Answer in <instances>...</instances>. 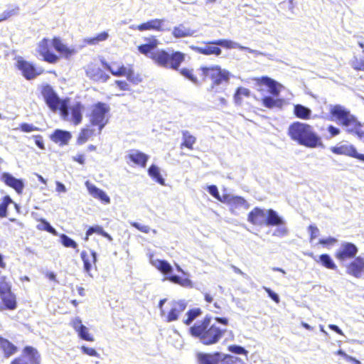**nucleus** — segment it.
<instances>
[{"label": "nucleus", "instance_id": "cd10ccee", "mask_svg": "<svg viewBox=\"0 0 364 364\" xmlns=\"http://www.w3.org/2000/svg\"><path fill=\"white\" fill-rule=\"evenodd\" d=\"M196 31L186 27L184 23H180L174 26L171 31V35L175 38H182L193 36Z\"/></svg>", "mask_w": 364, "mask_h": 364}, {"label": "nucleus", "instance_id": "052dcab7", "mask_svg": "<svg viewBox=\"0 0 364 364\" xmlns=\"http://www.w3.org/2000/svg\"><path fill=\"white\" fill-rule=\"evenodd\" d=\"M208 191L209 192V193L213 196L214 198H215L216 199L220 200L221 199L220 198V194H219V192H218V188L215 185H211V186H209L208 187Z\"/></svg>", "mask_w": 364, "mask_h": 364}, {"label": "nucleus", "instance_id": "680f3d73", "mask_svg": "<svg viewBox=\"0 0 364 364\" xmlns=\"http://www.w3.org/2000/svg\"><path fill=\"white\" fill-rule=\"evenodd\" d=\"M36 145L41 149H45V145L43 143V139L41 135L33 136Z\"/></svg>", "mask_w": 364, "mask_h": 364}, {"label": "nucleus", "instance_id": "2eb2a0df", "mask_svg": "<svg viewBox=\"0 0 364 364\" xmlns=\"http://www.w3.org/2000/svg\"><path fill=\"white\" fill-rule=\"evenodd\" d=\"M16 67L28 80L35 79L43 73V70L35 67L32 63L23 59L21 57L17 59Z\"/></svg>", "mask_w": 364, "mask_h": 364}, {"label": "nucleus", "instance_id": "e2e57ef3", "mask_svg": "<svg viewBox=\"0 0 364 364\" xmlns=\"http://www.w3.org/2000/svg\"><path fill=\"white\" fill-rule=\"evenodd\" d=\"M73 161L80 165H84L85 163V155L84 154H77L73 157Z\"/></svg>", "mask_w": 364, "mask_h": 364}, {"label": "nucleus", "instance_id": "a19ab883", "mask_svg": "<svg viewBox=\"0 0 364 364\" xmlns=\"http://www.w3.org/2000/svg\"><path fill=\"white\" fill-rule=\"evenodd\" d=\"M250 95V91L245 87H238L234 94V102L236 105H240L242 103L243 97H248Z\"/></svg>", "mask_w": 364, "mask_h": 364}, {"label": "nucleus", "instance_id": "20e7f679", "mask_svg": "<svg viewBox=\"0 0 364 364\" xmlns=\"http://www.w3.org/2000/svg\"><path fill=\"white\" fill-rule=\"evenodd\" d=\"M38 52L44 61L55 64L60 58L70 60L76 55L77 50L68 46L60 37L54 36L51 40L43 38L38 44Z\"/></svg>", "mask_w": 364, "mask_h": 364}, {"label": "nucleus", "instance_id": "09e8293b", "mask_svg": "<svg viewBox=\"0 0 364 364\" xmlns=\"http://www.w3.org/2000/svg\"><path fill=\"white\" fill-rule=\"evenodd\" d=\"M18 129H19L22 132L29 133L34 131H40V129L32 124L28 123H21L19 124Z\"/></svg>", "mask_w": 364, "mask_h": 364}, {"label": "nucleus", "instance_id": "c03bdc74", "mask_svg": "<svg viewBox=\"0 0 364 364\" xmlns=\"http://www.w3.org/2000/svg\"><path fill=\"white\" fill-rule=\"evenodd\" d=\"M350 66L356 71L364 72V57H353L350 62Z\"/></svg>", "mask_w": 364, "mask_h": 364}, {"label": "nucleus", "instance_id": "6e6d98bb", "mask_svg": "<svg viewBox=\"0 0 364 364\" xmlns=\"http://www.w3.org/2000/svg\"><path fill=\"white\" fill-rule=\"evenodd\" d=\"M80 350L84 354H86L87 355L99 357V354L97 353V352L95 350V349H94L92 348H89V347L82 346L80 347Z\"/></svg>", "mask_w": 364, "mask_h": 364}, {"label": "nucleus", "instance_id": "c85d7f7f", "mask_svg": "<svg viewBox=\"0 0 364 364\" xmlns=\"http://www.w3.org/2000/svg\"><path fill=\"white\" fill-rule=\"evenodd\" d=\"M0 350L5 358H9L18 352V348L2 336H0Z\"/></svg>", "mask_w": 364, "mask_h": 364}, {"label": "nucleus", "instance_id": "0e129e2a", "mask_svg": "<svg viewBox=\"0 0 364 364\" xmlns=\"http://www.w3.org/2000/svg\"><path fill=\"white\" fill-rule=\"evenodd\" d=\"M328 328L330 329L333 330V331H335L336 333H338L339 335H341V336L343 335V333L341 331V329H340L339 327L335 324L328 325Z\"/></svg>", "mask_w": 364, "mask_h": 364}, {"label": "nucleus", "instance_id": "774afa93", "mask_svg": "<svg viewBox=\"0 0 364 364\" xmlns=\"http://www.w3.org/2000/svg\"><path fill=\"white\" fill-rule=\"evenodd\" d=\"M204 299L207 303H212L213 297L210 293L206 292L204 294Z\"/></svg>", "mask_w": 364, "mask_h": 364}, {"label": "nucleus", "instance_id": "1a4fd4ad", "mask_svg": "<svg viewBox=\"0 0 364 364\" xmlns=\"http://www.w3.org/2000/svg\"><path fill=\"white\" fill-rule=\"evenodd\" d=\"M110 107L108 104L98 102L92 105L88 114L91 125L98 127L99 133L109 122Z\"/></svg>", "mask_w": 364, "mask_h": 364}, {"label": "nucleus", "instance_id": "f8f14e48", "mask_svg": "<svg viewBox=\"0 0 364 364\" xmlns=\"http://www.w3.org/2000/svg\"><path fill=\"white\" fill-rule=\"evenodd\" d=\"M104 65L105 68L112 73V75L116 77L124 76L129 82L134 85H137L142 80L140 75L135 73L132 65H130L129 68H126L124 65H122L119 66L117 69H114L107 63H105Z\"/></svg>", "mask_w": 364, "mask_h": 364}, {"label": "nucleus", "instance_id": "2f4dec72", "mask_svg": "<svg viewBox=\"0 0 364 364\" xmlns=\"http://www.w3.org/2000/svg\"><path fill=\"white\" fill-rule=\"evenodd\" d=\"M109 38V33L107 31H102L95 36L85 38L83 43L85 46H97L100 42L105 41Z\"/></svg>", "mask_w": 364, "mask_h": 364}, {"label": "nucleus", "instance_id": "0eeeda50", "mask_svg": "<svg viewBox=\"0 0 364 364\" xmlns=\"http://www.w3.org/2000/svg\"><path fill=\"white\" fill-rule=\"evenodd\" d=\"M198 72L199 77L196 76L197 82L193 83L198 85L210 81V90H213L223 83H228L230 78V72L218 65L200 66Z\"/></svg>", "mask_w": 364, "mask_h": 364}, {"label": "nucleus", "instance_id": "b1692460", "mask_svg": "<svg viewBox=\"0 0 364 364\" xmlns=\"http://www.w3.org/2000/svg\"><path fill=\"white\" fill-rule=\"evenodd\" d=\"M254 81L258 86L266 85L269 87V92L274 96L277 97L280 93L282 85L273 79L267 76H262L254 78Z\"/></svg>", "mask_w": 364, "mask_h": 364}, {"label": "nucleus", "instance_id": "e433bc0d", "mask_svg": "<svg viewBox=\"0 0 364 364\" xmlns=\"http://www.w3.org/2000/svg\"><path fill=\"white\" fill-rule=\"evenodd\" d=\"M14 203L17 208V204L13 201L9 196H5L2 198L0 203V218H4L7 217L8 215V207L10 204Z\"/></svg>", "mask_w": 364, "mask_h": 364}, {"label": "nucleus", "instance_id": "5701e85b", "mask_svg": "<svg viewBox=\"0 0 364 364\" xmlns=\"http://www.w3.org/2000/svg\"><path fill=\"white\" fill-rule=\"evenodd\" d=\"M128 163L144 168L149 159V156L139 150L131 149L126 156Z\"/></svg>", "mask_w": 364, "mask_h": 364}, {"label": "nucleus", "instance_id": "4c0bfd02", "mask_svg": "<svg viewBox=\"0 0 364 364\" xmlns=\"http://www.w3.org/2000/svg\"><path fill=\"white\" fill-rule=\"evenodd\" d=\"M202 313L200 308L190 309L186 312V318L183 321V323L186 326H190L196 318L202 315Z\"/></svg>", "mask_w": 364, "mask_h": 364}, {"label": "nucleus", "instance_id": "6ab92c4d", "mask_svg": "<svg viewBox=\"0 0 364 364\" xmlns=\"http://www.w3.org/2000/svg\"><path fill=\"white\" fill-rule=\"evenodd\" d=\"M165 21L166 20L164 18H152L143 22L135 27H132V28L141 32L146 31L164 32L169 30V28H166L164 27Z\"/></svg>", "mask_w": 364, "mask_h": 364}, {"label": "nucleus", "instance_id": "49530a36", "mask_svg": "<svg viewBox=\"0 0 364 364\" xmlns=\"http://www.w3.org/2000/svg\"><path fill=\"white\" fill-rule=\"evenodd\" d=\"M41 225H38L37 228L41 230H46L53 235H57V231L53 228L48 222H47L45 219H40Z\"/></svg>", "mask_w": 364, "mask_h": 364}, {"label": "nucleus", "instance_id": "5fc2aeb1", "mask_svg": "<svg viewBox=\"0 0 364 364\" xmlns=\"http://www.w3.org/2000/svg\"><path fill=\"white\" fill-rule=\"evenodd\" d=\"M114 84L118 87V88L120 90L129 91L131 90L129 83L125 80H115Z\"/></svg>", "mask_w": 364, "mask_h": 364}, {"label": "nucleus", "instance_id": "8fccbe9b", "mask_svg": "<svg viewBox=\"0 0 364 364\" xmlns=\"http://www.w3.org/2000/svg\"><path fill=\"white\" fill-rule=\"evenodd\" d=\"M103 228L102 226H100V225H95V226H92V227H90L87 231H86V233H85V240H87L89 237L90 235H92L93 233H97L98 235H100L103 232Z\"/></svg>", "mask_w": 364, "mask_h": 364}, {"label": "nucleus", "instance_id": "bb28decb", "mask_svg": "<svg viewBox=\"0 0 364 364\" xmlns=\"http://www.w3.org/2000/svg\"><path fill=\"white\" fill-rule=\"evenodd\" d=\"M71 138L72 135L70 132L62 129H55L50 136L51 141L60 146L67 145Z\"/></svg>", "mask_w": 364, "mask_h": 364}, {"label": "nucleus", "instance_id": "72a5a7b5", "mask_svg": "<svg viewBox=\"0 0 364 364\" xmlns=\"http://www.w3.org/2000/svg\"><path fill=\"white\" fill-rule=\"evenodd\" d=\"M94 135H95L94 129H92L90 127H84V128L81 129L80 132H79V134L77 137V143L78 144H83Z\"/></svg>", "mask_w": 364, "mask_h": 364}, {"label": "nucleus", "instance_id": "c756f323", "mask_svg": "<svg viewBox=\"0 0 364 364\" xmlns=\"http://www.w3.org/2000/svg\"><path fill=\"white\" fill-rule=\"evenodd\" d=\"M81 259L83 262L84 269L89 272L92 266L95 265L97 262L96 252L90 250L89 252L82 251L80 254Z\"/></svg>", "mask_w": 364, "mask_h": 364}, {"label": "nucleus", "instance_id": "39448f33", "mask_svg": "<svg viewBox=\"0 0 364 364\" xmlns=\"http://www.w3.org/2000/svg\"><path fill=\"white\" fill-rule=\"evenodd\" d=\"M328 119L336 122L346 129L348 134L364 138V123L351 113L350 110L340 104L330 105Z\"/></svg>", "mask_w": 364, "mask_h": 364}, {"label": "nucleus", "instance_id": "69168bd1", "mask_svg": "<svg viewBox=\"0 0 364 364\" xmlns=\"http://www.w3.org/2000/svg\"><path fill=\"white\" fill-rule=\"evenodd\" d=\"M56 191L58 192H65V186L60 182L56 183Z\"/></svg>", "mask_w": 364, "mask_h": 364}, {"label": "nucleus", "instance_id": "393cba45", "mask_svg": "<svg viewBox=\"0 0 364 364\" xmlns=\"http://www.w3.org/2000/svg\"><path fill=\"white\" fill-rule=\"evenodd\" d=\"M86 188L89 192V193L95 198L98 199L104 204H108L110 203L109 197L106 194V193L97 188L94 184L91 183L88 181L85 182Z\"/></svg>", "mask_w": 364, "mask_h": 364}, {"label": "nucleus", "instance_id": "ddd939ff", "mask_svg": "<svg viewBox=\"0 0 364 364\" xmlns=\"http://www.w3.org/2000/svg\"><path fill=\"white\" fill-rule=\"evenodd\" d=\"M358 252V247L353 242H342L340 247L336 251L334 256L341 264L354 259Z\"/></svg>", "mask_w": 364, "mask_h": 364}, {"label": "nucleus", "instance_id": "dca6fc26", "mask_svg": "<svg viewBox=\"0 0 364 364\" xmlns=\"http://www.w3.org/2000/svg\"><path fill=\"white\" fill-rule=\"evenodd\" d=\"M331 151L338 155H344L364 163V154L360 153L358 149L351 144H338L331 148Z\"/></svg>", "mask_w": 364, "mask_h": 364}, {"label": "nucleus", "instance_id": "de8ad7c7", "mask_svg": "<svg viewBox=\"0 0 364 364\" xmlns=\"http://www.w3.org/2000/svg\"><path fill=\"white\" fill-rule=\"evenodd\" d=\"M19 9L18 6L4 11L0 16V22L6 21L13 16L17 14Z\"/></svg>", "mask_w": 364, "mask_h": 364}, {"label": "nucleus", "instance_id": "6e6552de", "mask_svg": "<svg viewBox=\"0 0 364 364\" xmlns=\"http://www.w3.org/2000/svg\"><path fill=\"white\" fill-rule=\"evenodd\" d=\"M248 222L255 226H279L283 224L282 219L273 209L265 210L259 207L254 208L247 215Z\"/></svg>", "mask_w": 364, "mask_h": 364}, {"label": "nucleus", "instance_id": "58836bf2", "mask_svg": "<svg viewBox=\"0 0 364 364\" xmlns=\"http://www.w3.org/2000/svg\"><path fill=\"white\" fill-rule=\"evenodd\" d=\"M319 262L323 267H326L328 269L336 270L337 269V266L331 257V256L328 254H322L319 256V259L317 261Z\"/></svg>", "mask_w": 364, "mask_h": 364}, {"label": "nucleus", "instance_id": "338daca9", "mask_svg": "<svg viewBox=\"0 0 364 364\" xmlns=\"http://www.w3.org/2000/svg\"><path fill=\"white\" fill-rule=\"evenodd\" d=\"M166 301V299H161L159 302V308L161 310V316H164L165 315V311L163 309V305L164 304Z\"/></svg>", "mask_w": 364, "mask_h": 364}, {"label": "nucleus", "instance_id": "4be33fe9", "mask_svg": "<svg viewBox=\"0 0 364 364\" xmlns=\"http://www.w3.org/2000/svg\"><path fill=\"white\" fill-rule=\"evenodd\" d=\"M70 325L81 339L89 342H93L95 341L93 335L90 333L88 328L82 323V320L79 317L73 318L71 321Z\"/></svg>", "mask_w": 364, "mask_h": 364}, {"label": "nucleus", "instance_id": "4d7b16f0", "mask_svg": "<svg viewBox=\"0 0 364 364\" xmlns=\"http://www.w3.org/2000/svg\"><path fill=\"white\" fill-rule=\"evenodd\" d=\"M131 225L144 233H149L151 230L148 225H141L136 222L131 223Z\"/></svg>", "mask_w": 364, "mask_h": 364}, {"label": "nucleus", "instance_id": "9d476101", "mask_svg": "<svg viewBox=\"0 0 364 364\" xmlns=\"http://www.w3.org/2000/svg\"><path fill=\"white\" fill-rule=\"evenodd\" d=\"M0 311H14L18 306L16 295L12 291L11 284L6 277L0 279Z\"/></svg>", "mask_w": 364, "mask_h": 364}, {"label": "nucleus", "instance_id": "37998d69", "mask_svg": "<svg viewBox=\"0 0 364 364\" xmlns=\"http://www.w3.org/2000/svg\"><path fill=\"white\" fill-rule=\"evenodd\" d=\"M60 240L61 244L65 247H70L76 250L77 252L79 251L78 250V245L75 241H74L73 239L69 237L68 235L65 234H61L60 235Z\"/></svg>", "mask_w": 364, "mask_h": 364}, {"label": "nucleus", "instance_id": "7c9ffc66", "mask_svg": "<svg viewBox=\"0 0 364 364\" xmlns=\"http://www.w3.org/2000/svg\"><path fill=\"white\" fill-rule=\"evenodd\" d=\"M197 359L199 364H219L220 353L218 352L213 353H199L197 355Z\"/></svg>", "mask_w": 364, "mask_h": 364}, {"label": "nucleus", "instance_id": "aec40b11", "mask_svg": "<svg viewBox=\"0 0 364 364\" xmlns=\"http://www.w3.org/2000/svg\"><path fill=\"white\" fill-rule=\"evenodd\" d=\"M220 201L226 203L232 213H235L237 209L242 207L245 209L250 207L247 201L242 196L225 195Z\"/></svg>", "mask_w": 364, "mask_h": 364}, {"label": "nucleus", "instance_id": "13d9d810", "mask_svg": "<svg viewBox=\"0 0 364 364\" xmlns=\"http://www.w3.org/2000/svg\"><path fill=\"white\" fill-rule=\"evenodd\" d=\"M327 131L330 137H335L341 134V129L331 124L327 127Z\"/></svg>", "mask_w": 364, "mask_h": 364}, {"label": "nucleus", "instance_id": "9b49d317", "mask_svg": "<svg viewBox=\"0 0 364 364\" xmlns=\"http://www.w3.org/2000/svg\"><path fill=\"white\" fill-rule=\"evenodd\" d=\"M219 46L226 49H232L240 47L237 43L233 42L231 40L220 38L218 40L207 42L205 43V46L204 47H196L194 50L198 53L204 55H214L215 56H219L222 53V50Z\"/></svg>", "mask_w": 364, "mask_h": 364}, {"label": "nucleus", "instance_id": "4468645a", "mask_svg": "<svg viewBox=\"0 0 364 364\" xmlns=\"http://www.w3.org/2000/svg\"><path fill=\"white\" fill-rule=\"evenodd\" d=\"M41 355L38 350L32 346H28L23 350V356L15 358L10 364H40Z\"/></svg>", "mask_w": 364, "mask_h": 364}, {"label": "nucleus", "instance_id": "a211bd4d", "mask_svg": "<svg viewBox=\"0 0 364 364\" xmlns=\"http://www.w3.org/2000/svg\"><path fill=\"white\" fill-rule=\"evenodd\" d=\"M346 272L356 279L364 278V257L358 256L347 263Z\"/></svg>", "mask_w": 364, "mask_h": 364}, {"label": "nucleus", "instance_id": "7ed1b4c3", "mask_svg": "<svg viewBox=\"0 0 364 364\" xmlns=\"http://www.w3.org/2000/svg\"><path fill=\"white\" fill-rule=\"evenodd\" d=\"M214 320L213 322L210 316H205L189 328V334L204 346L218 343L227 332V328L221 327L218 323L227 326L229 321L225 317H215Z\"/></svg>", "mask_w": 364, "mask_h": 364}, {"label": "nucleus", "instance_id": "864d4df0", "mask_svg": "<svg viewBox=\"0 0 364 364\" xmlns=\"http://www.w3.org/2000/svg\"><path fill=\"white\" fill-rule=\"evenodd\" d=\"M308 230L309 231L310 240H313L318 236L319 230L315 225H310L308 227Z\"/></svg>", "mask_w": 364, "mask_h": 364}, {"label": "nucleus", "instance_id": "a18cd8bd", "mask_svg": "<svg viewBox=\"0 0 364 364\" xmlns=\"http://www.w3.org/2000/svg\"><path fill=\"white\" fill-rule=\"evenodd\" d=\"M157 269L163 274H168L172 272V267L166 260H158L157 265L156 266Z\"/></svg>", "mask_w": 364, "mask_h": 364}, {"label": "nucleus", "instance_id": "79ce46f5", "mask_svg": "<svg viewBox=\"0 0 364 364\" xmlns=\"http://www.w3.org/2000/svg\"><path fill=\"white\" fill-rule=\"evenodd\" d=\"M168 279L172 283L178 284L183 287H189L192 286V282L188 278H181L177 275L170 276Z\"/></svg>", "mask_w": 364, "mask_h": 364}, {"label": "nucleus", "instance_id": "3c124183", "mask_svg": "<svg viewBox=\"0 0 364 364\" xmlns=\"http://www.w3.org/2000/svg\"><path fill=\"white\" fill-rule=\"evenodd\" d=\"M228 349L230 352L235 354L247 355L248 353V351L243 347L237 345L229 346Z\"/></svg>", "mask_w": 364, "mask_h": 364}, {"label": "nucleus", "instance_id": "f03ea898", "mask_svg": "<svg viewBox=\"0 0 364 364\" xmlns=\"http://www.w3.org/2000/svg\"><path fill=\"white\" fill-rule=\"evenodd\" d=\"M44 101L49 109L56 112L59 111L61 117L65 120H70L74 125L80 124L82 121L84 105L77 102L68 109L69 98L60 99L51 85L46 84L42 85L41 90Z\"/></svg>", "mask_w": 364, "mask_h": 364}, {"label": "nucleus", "instance_id": "473e14b6", "mask_svg": "<svg viewBox=\"0 0 364 364\" xmlns=\"http://www.w3.org/2000/svg\"><path fill=\"white\" fill-rule=\"evenodd\" d=\"M294 114L299 119H309L311 118V111L308 107L297 104L294 106Z\"/></svg>", "mask_w": 364, "mask_h": 364}, {"label": "nucleus", "instance_id": "f3484780", "mask_svg": "<svg viewBox=\"0 0 364 364\" xmlns=\"http://www.w3.org/2000/svg\"><path fill=\"white\" fill-rule=\"evenodd\" d=\"M187 302L183 299L173 300L170 304V309L165 314V321L173 322L178 320L187 308Z\"/></svg>", "mask_w": 364, "mask_h": 364}, {"label": "nucleus", "instance_id": "f257e3e1", "mask_svg": "<svg viewBox=\"0 0 364 364\" xmlns=\"http://www.w3.org/2000/svg\"><path fill=\"white\" fill-rule=\"evenodd\" d=\"M145 41H146V43L141 44L137 47L140 53L150 58L156 65L177 71L192 82H197L196 75L193 74V69L181 68V65L186 60L184 53L172 48H157L159 41L155 36L145 38Z\"/></svg>", "mask_w": 364, "mask_h": 364}, {"label": "nucleus", "instance_id": "423d86ee", "mask_svg": "<svg viewBox=\"0 0 364 364\" xmlns=\"http://www.w3.org/2000/svg\"><path fill=\"white\" fill-rule=\"evenodd\" d=\"M287 134L298 144L308 148H316L323 146L321 136L309 124L294 122L288 127Z\"/></svg>", "mask_w": 364, "mask_h": 364}, {"label": "nucleus", "instance_id": "bf43d9fd", "mask_svg": "<svg viewBox=\"0 0 364 364\" xmlns=\"http://www.w3.org/2000/svg\"><path fill=\"white\" fill-rule=\"evenodd\" d=\"M264 291L267 293L268 296L277 304H279L280 301L279 297L274 292L272 289L268 287H264Z\"/></svg>", "mask_w": 364, "mask_h": 364}, {"label": "nucleus", "instance_id": "603ef678", "mask_svg": "<svg viewBox=\"0 0 364 364\" xmlns=\"http://www.w3.org/2000/svg\"><path fill=\"white\" fill-rule=\"evenodd\" d=\"M337 241H338L337 239H336L335 237H328L327 238L320 239L318 241V244H320L324 247H329V246H332L334 244H336L337 242Z\"/></svg>", "mask_w": 364, "mask_h": 364}, {"label": "nucleus", "instance_id": "412c9836", "mask_svg": "<svg viewBox=\"0 0 364 364\" xmlns=\"http://www.w3.org/2000/svg\"><path fill=\"white\" fill-rule=\"evenodd\" d=\"M86 75L96 82H105L109 78L105 70L96 64H90L85 70Z\"/></svg>", "mask_w": 364, "mask_h": 364}, {"label": "nucleus", "instance_id": "f704fd0d", "mask_svg": "<svg viewBox=\"0 0 364 364\" xmlns=\"http://www.w3.org/2000/svg\"><path fill=\"white\" fill-rule=\"evenodd\" d=\"M183 136V141L180 144V148H187L189 150L193 149V145L196 142V138L190 134L188 131H183L182 132Z\"/></svg>", "mask_w": 364, "mask_h": 364}, {"label": "nucleus", "instance_id": "a878e982", "mask_svg": "<svg viewBox=\"0 0 364 364\" xmlns=\"http://www.w3.org/2000/svg\"><path fill=\"white\" fill-rule=\"evenodd\" d=\"M4 183L12 188L18 194H21L24 188V184L21 179L16 178L9 173H4L1 176Z\"/></svg>", "mask_w": 364, "mask_h": 364}, {"label": "nucleus", "instance_id": "ea45409f", "mask_svg": "<svg viewBox=\"0 0 364 364\" xmlns=\"http://www.w3.org/2000/svg\"><path fill=\"white\" fill-rule=\"evenodd\" d=\"M262 103L264 107L272 109L273 107H280L283 105V100L282 99H274L270 96L264 97L262 99Z\"/></svg>", "mask_w": 364, "mask_h": 364}, {"label": "nucleus", "instance_id": "c9c22d12", "mask_svg": "<svg viewBox=\"0 0 364 364\" xmlns=\"http://www.w3.org/2000/svg\"><path fill=\"white\" fill-rule=\"evenodd\" d=\"M148 174L156 182L163 186L165 185V180L161 175L160 169L156 165L151 164L149 166L148 168Z\"/></svg>", "mask_w": 364, "mask_h": 364}]
</instances>
